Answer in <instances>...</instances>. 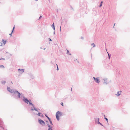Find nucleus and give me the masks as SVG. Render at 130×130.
<instances>
[{"mask_svg": "<svg viewBox=\"0 0 130 130\" xmlns=\"http://www.w3.org/2000/svg\"><path fill=\"white\" fill-rule=\"evenodd\" d=\"M38 122L40 124L44 125L45 123L44 121L41 120H38Z\"/></svg>", "mask_w": 130, "mask_h": 130, "instance_id": "obj_6", "label": "nucleus"}, {"mask_svg": "<svg viewBox=\"0 0 130 130\" xmlns=\"http://www.w3.org/2000/svg\"><path fill=\"white\" fill-rule=\"evenodd\" d=\"M91 45L92 46H93V47H95V44H94V43H92L91 44Z\"/></svg>", "mask_w": 130, "mask_h": 130, "instance_id": "obj_14", "label": "nucleus"}, {"mask_svg": "<svg viewBox=\"0 0 130 130\" xmlns=\"http://www.w3.org/2000/svg\"><path fill=\"white\" fill-rule=\"evenodd\" d=\"M103 80H104L103 84L107 85L109 83L107 81V79L106 78H104L103 79Z\"/></svg>", "mask_w": 130, "mask_h": 130, "instance_id": "obj_5", "label": "nucleus"}, {"mask_svg": "<svg viewBox=\"0 0 130 130\" xmlns=\"http://www.w3.org/2000/svg\"><path fill=\"white\" fill-rule=\"evenodd\" d=\"M2 59L4 60H5V59L4 58H2L0 59V60H1Z\"/></svg>", "mask_w": 130, "mask_h": 130, "instance_id": "obj_26", "label": "nucleus"}, {"mask_svg": "<svg viewBox=\"0 0 130 130\" xmlns=\"http://www.w3.org/2000/svg\"><path fill=\"white\" fill-rule=\"evenodd\" d=\"M91 57L92 58V54H91Z\"/></svg>", "mask_w": 130, "mask_h": 130, "instance_id": "obj_38", "label": "nucleus"}, {"mask_svg": "<svg viewBox=\"0 0 130 130\" xmlns=\"http://www.w3.org/2000/svg\"><path fill=\"white\" fill-rule=\"evenodd\" d=\"M38 0H36V1H38Z\"/></svg>", "mask_w": 130, "mask_h": 130, "instance_id": "obj_44", "label": "nucleus"}, {"mask_svg": "<svg viewBox=\"0 0 130 130\" xmlns=\"http://www.w3.org/2000/svg\"><path fill=\"white\" fill-rule=\"evenodd\" d=\"M50 121V123L51 124V125H53V124H52V121H51V119H50V120H48Z\"/></svg>", "mask_w": 130, "mask_h": 130, "instance_id": "obj_19", "label": "nucleus"}, {"mask_svg": "<svg viewBox=\"0 0 130 130\" xmlns=\"http://www.w3.org/2000/svg\"><path fill=\"white\" fill-rule=\"evenodd\" d=\"M104 116L105 117V115Z\"/></svg>", "mask_w": 130, "mask_h": 130, "instance_id": "obj_43", "label": "nucleus"}, {"mask_svg": "<svg viewBox=\"0 0 130 130\" xmlns=\"http://www.w3.org/2000/svg\"><path fill=\"white\" fill-rule=\"evenodd\" d=\"M51 26L52 27H55L54 23H53V24Z\"/></svg>", "mask_w": 130, "mask_h": 130, "instance_id": "obj_23", "label": "nucleus"}, {"mask_svg": "<svg viewBox=\"0 0 130 130\" xmlns=\"http://www.w3.org/2000/svg\"><path fill=\"white\" fill-rule=\"evenodd\" d=\"M94 120L95 123H97L98 124L99 123V122H100L99 121V118H94Z\"/></svg>", "mask_w": 130, "mask_h": 130, "instance_id": "obj_10", "label": "nucleus"}, {"mask_svg": "<svg viewBox=\"0 0 130 130\" xmlns=\"http://www.w3.org/2000/svg\"><path fill=\"white\" fill-rule=\"evenodd\" d=\"M115 24H114V25H115ZM114 27V26H113V27Z\"/></svg>", "mask_w": 130, "mask_h": 130, "instance_id": "obj_39", "label": "nucleus"}, {"mask_svg": "<svg viewBox=\"0 0 130 130\" xmlns=\"http://www.w3.org/2000/svg\"><path fill=\"white\" fill-rule=\"evenodd\" d=\"M0 67H1L2 68H4V69L5 68V67H4V66L2 65H0Z\"/></svg>", "mask_w": 130, "mask_h": 130, "instance_id": "obj_17", "label": "nucleus"}, {"mask_svg": "<svg viewBox=\"0 0 130 130\" xmlns=\"http://www.w3.org/2000/svg\"><path fill=\"white\" fill-rule=\"evenodd\" d=\"M60 104L61 105H62V106H63V103H62V102H61V103Z\"/></svg>", "mask_w": 130, "mask_h": 130, "instance_id": "obj_33", "label": "nucleus"}, {"mask_svg": "<svg viewBox=\"0 0 130 130\" xmlns=\"http://www.w3.org/2000/svg\"><path fill=\"white\" fill-rule=\"evenodd\" d=\"M67 54H69V55H71V54L70 53H69V50H68L67 49Z\"/></svg>", "mask_w": 130, "mask_h": 130, "instance_id": "obj_15", "label": "nucleus"}, {"mask_svg": "<svg viewBox=\"0 0 130 130\" xmlns=\"http://www.w3.org/2000/svg\"><path fill=\"white\" fill-rule=\"evenodd\" d=\"M121 92V91H119L118 92H117V94H116V95L117 96H119L121 94L120 93Z\"/></svg>", "mask_w": 130, "mask_h": 130, "instance_id": "obj_13", "label": "nucleus"}, {"mask_svg": "<svg viewBox=\"0 0 130 130\" xmlns=\"http://www.w3.org/2000/svg\"><path fill=\"white\" fill-rule=\"evenodd\" d=\"M23 101L25 103L28 104V103L29 104L31 105L34 107V104H32L30 100H29L27 98H24Z\"/></svg>", "mask_w": 130, "mask_h": 130, "instance_id": "obj_2", "label": "nucleus"}, {"mask_svg": "<svg viewBox=\"0 0 130 130\" xmlns=\"http://www.w3.org/2000/svg\"><path fill=\"white\" fill-rule=\"evenodd\" d=\"M45 116L48 119V120H50V119L47 116V115H46L45 114Z\"/></svg>", "mask_w": 130, "mask_h": 130, "instance_id": "obj_18", "label": "nucleus"}, {"mask_svg": "<svg viewBox=\"0 0 130 130\" xmlns=\"http://www.w3.org/2000/svg\"><path fill=\"white\" fill-rule=\"evenodd\" d=\"M15 26H14V27H13V29H12V32H13V30H14V28H15Z\"/></svg>", "mask_w": 130, "mask_h": 130, "instance_id": "obj_22", "label": "nucleus"}, {"mask_svg": "<svg viewBox=\"0 0 130 130\" xmlns=\"http://www.w3.org/2000/svg\"><path fill=\"white\" fill-rule=\"evenodd\" d=\"M49 40L50 41H52V40L50 38H49Z\"/></svg>", "mask_w": 130, "mask_h": 130, "instance_id": "obj_29", "label": "nucleus"}, {"mask_svg": "<svg viewBox=\"0 0 130 130\" xmlns=\"http://www.w3.org/2000/svg\"><path fill=\"white\" fill-rule=\"evenodd\" d=\"M5 83H6V82L5 81L3 80L1 82V83L3 84H4Z\"/></svg>", "mask_w": 130, "mask_h": 130, "instance_id": "obj_16", "label": "nucleus"}, {"mask_svg": "<svg viewBox=\"0 0 130 130\" xmlns=\"http://www.w3.org/2000/svg\"><path fill=\"white\" fill-rule=\"evenodd\" d=\"M62 115V113L61 112L58 111L56 113V117L58 120H59V116H61Z\"/></svg>", "mask_w": 130, "mask_h": 130, "instance_id": "obj_3", "label": "nucleus"}, {"mask_svg": "<svg viewBox=\"0 0 130 130\" xmlns=\"http://www.w3.org/2000/svg\"><path fill=\"white\" fill-rule=\"evenodd\" d=\"M3 123V122L2 121L1 119H0V130H4V127L1 126Z\"/></svg>", "mask_w": 130, "mask_h": 130, "instance_id": "obj_4", "label": "nucleus"}, {"mask_svg": "<svg viewBox=\"0 0 130 130\" xmlns=\"http://www.w3.org/2000/svg\"><path fill=\"white\" fill-rule=\"evenodd\" d=\"M56 65H57V70H58V66H57V64H56Z\"/></svg>", "mask_w": 130, "mask_h": 130, "instance_id": "obj_31", "label": "nucleus"}, {"mask_svg": "<svg viewBox=\"0 0 130 130\" xmlns=\"http://www.w3.org/2000/svg\"><path fill=\"white\" fill-rule=\"evenodd\" d=\"M93 78L94 79V80L95 81V82L97 83H99L100 82V81L99 80V79L98 78H95V77H93Z\"/></svg>", "mask_w": 130, "mask_h": 130, "instance_id": "obj_8", "label": "nucleus"}, {"mask_svg": "<svg viewBox=\"0 0 130 130\" xmlns=\"http://www.w3.org/2000/svg\"><path fill=\"white\" fill-rule=\"evenodd\" d=\"M103 2L102 1L101 2V4H100V5L99 6V7H100L102 6V3Z\"/></svg>", "mask_w": 130, "mask_h": 130, "instance_id": "obj_21", "label": "nucleus"}, {"mask_svg": "<svg viewBox=\"0 0 130 130\" xmlns=\"http://www.w3.org/2000/svg\"><path fill=\"white\" fill-rule=\"evenodd\" d=\"M42 17V16L41 15H40L39 17V20Z\"/></svg>", "mask_w": 130, "mask_h": 130, "instance_id": "obj_32", "label": "nucleus"}, {"mask_svg": "<svg viewBox=\"0 0 130 130\" xmlns=\"http://www.w3.org/2000/svg\"><path fill=\"white\" fill-rule=\"evenodd\" d=\"M32 107H31V111H33L34 110H36L37 111L39 112V110H40L39 109H37L35 107H34H34L32 106Z\"/></svg>", "mask_w": 130, "mask_h": 130, "instance_id": "obj_7", "label": "nucleus"}, {"mask_svg": "<svg viewBox=\"0 0 130 130\" xmlns=\"http://www.w3.org/2000/svg\"><path fill=\"white\" fill-rule=\"evenodd\" d=\"M12 32H11V33H10V34H9V35H10V36H11V35H11V34H12Z\"/></svg>", "mask_w": 130, "mask_h": 130, "instance_id": "obj_34", "label": "nucleus"}, {"mask_svg": "<svg viewBox=\"0 0 130 130\" xmlns=\"http://www.w3.org/2000/svg\"><path fill=\"white\" fill-rule=\"evenodd\" d=\"M6 41H4L3 39L1 43V45H0V46H2L3 45H5L6 44Z\"/></svg>", "mask_w": 130, "mask_h": 130, "instance_id": "obj_9", "label": "nucleus"}, {"mask_svg": "<svg viewBox=\"0 0 130 130\" xmlns=\"http://www.w3.org/2000/svg\"><path fill=\"white\" fill-rule=\"evenodd\" d=\"M98 124H100L102 126H103V125H102V123H100V122H99V123Z\"/></svg>", "mask_w": 130, "mask_h": 130, "instance_id": "obj_25", "label": "nucleus"}, {"mask_svg": "<svg viewBox=\"0 0 130 130\" xmlns=\"http://www.w3.org/2000/svg\"><path fill=\"white\" fill-rule=\"evenodd\" d=\"M54 34H55V31H54Z\"/></svg>", "mask_w": 130, "mask_h": 130, "instance_id": "obj_36", "label": "nucleus"}, {"mask_svg": "<svg viewBox=\"0 0 130 130\" xmlns=\"http://www.w3.org/2000/svg\"><path fill=\"white\" fill-rule=\"evenodd\" d=\"M61 26H60V31H61Z\"/></svg>", "mask_w": 130, "mask_h": 130, "instance_id": "obj_37", "label": "nucleus"}, {"mask_svg": "<svg viewBox=\"0 0 130 130\" xmlns=\"http://www.w3.org/2000/svg\"><path fill=\"white\" fill-rule=\"evenodd\" d=\"M48 125V127H49V128H51V129H52V127H51L50 125Z\"/></svg>", "mask_w": 130, "mask_h": 130, "instance_id": "obj_24", "label": "nucleus"}, {"mask_svg": "<svg viewBox=\"0 0 130 130\" xmlns=\"http://www.w3.org/2000/svg\"><path fill=\"white\" fill-rule=\"evenodd\" d=\"M45 48H44V50H45Z\"/></svg>", "mask_w": 130, "mask_h": 130, "instance_id": "obj_40", "label": "nucleus"}, {"mask_svg": "<svg viewBox=\"0 0 130 130\" xmlns=\"http://www.w3.org/2000/svg\"><path fill=\"white\" fill-rule=\"evenodd\" d=\"M11 83H12V82H11Z\"/></svg>", "mask_w": 130, "mask_h": 130, "instance_id": "obj_41", "label": "nucleus"}, {"mask_svg": "<svg viewBox=\"0 0 130 130\" xmlns=\"http://www.w3.org/2000/svg\"><path fill=\"white\" fill-rule=\"evenodd\" d=\"M21 98H25V97L23 94H21Z\"/></svg>", "mask_w": 130, "mask_h": 130, "instance_id": "obj_20", "label": "nucleus"}, {"mask_svg": "<svg viewBox=\"0 0 130 130\" xmlns=\"http://www.w3.org/2000/svg\"><path fill=\"white\" fill-rule=\"evenodd\" d=\"M36 115H37V114H36ZM37 115L41 117L42 118H43L44 117V115H43L42 113H40V112H39L38 114H37Z\"/></svg>", "mask_w": 130, "mask_h": 130, "instance_id": "obj_12", "label": "nucleus"}, {"mask_svg": "<svg viewBox=\"0 0 130 130\" xmlns=\"http://www.w3.org/2000/svg\"><path fill=\"white\" fill-rule=\"evenodd\" d=\"M18 71L19 72V73L21 74H22L24 72V69H22L21 70L19 69H18Z\"/></svg>", "mask_w": 130, "mask_h": 130, "instance_id": "obj_11", "label": "nucleus"}, {"mask_svg": "<svg viewBox=\"0 0 130 130\" xmlns=\"http://www.w3.org/2000/svg\"><path fill=\"white\" fill-rule=\"evenodd\" d=\"M105 119L107 121V122H108V119L106 118H105Z\"/></svg>", "mask_w": 130, "mask_h": 130, "instance_id": "obj_28", "label": "nucleus"}, {"mask_svg": "<svg viewBox=\"0 0 130 130\" xmlns=\"http://www.w3.org/2000/svg\"><path fill=\"white\" fill-rule=\"evenodd\" d=\"M52 28H53V29L55 30V27H52Z\"/></svg>", "mask_w": 130, "mask_h": 130, "instance_id": "obj_30", "label": "nucleus"}, {"mask_svg": "<svg viewBox=\"0 0 130 130\" xmlns=\"http://www.w3.org/2000/svg\"><path fill=\"white\" fill-rule=\"evenodd\" d=\"M71 91H72V89H71Z\"/></svg>", "mask_w": 130, "mask_h": 130, "instance_id": "obj_42", "label": "nucleus"}, {"mask_svg": "<svg viewBox=\"0 0 130 130\" xmlns=\"http://www.w3.org/2000/svg\"><path fill=\"white\" fill-rule=\"evenodd\" d=\"M7 90L9 92H10L11 93H13V96H15V94H18V98H20V96L21 95V94L20 93V92H19L18 91L15 90L11 89H10V87H7Z\"/></svg>", "mask_w": 130, "mask_h": 130, "instance_id": "obj_1", "label": "nucleus"}, {"mask_svg": "<svg viewBox=\"0 0 130 130\" xmlns=\"http://www.w3.org/2000/svg\"><path fill=\"white\" fill-rule=\"evenodd\" d=\"M107 53L108 54V58L109 59H110V55L107 52Z\"/></svg>", "mask_w": 130, "mask_h": 130, "instance_id": "obj_27", "label": "nucleus"}, {"mask_svg": "<svg viewBox=\"0 0 130 130\" xmlns=\"http://www.w3.org/2000/svg\"><path fill=\"white\" fill-rule=\"evenodd\" d=\"M81 38L82 39H84V38H83V37H81Z\"/></svg>", "mask_w": 130, "mask_h": 130, "instance_id": "obj_35", "label": "nucleus"}]
</instances>
